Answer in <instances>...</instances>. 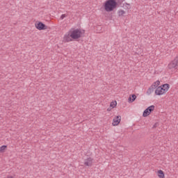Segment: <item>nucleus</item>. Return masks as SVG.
Masks as SVG:
<instances>
[{
  "label": "nucleus",
  "instance_id": "obj_1",
  "mask_svg": "<svg viewBox=\"0 0 178 178\" xmlns=\"http://www.w3.org/2000/svg\"><path fill=\"white\" fill-rule=\"evenodd\" d=\"M116 8H118V2H116V0H107L104 3L106 12H113Z\"/></svg>",
  "mask_w": 178,
  "mask_h": 178
},
{
  "label": "nucleus",
  "instance_id": "obj_2",
  "mask_svg": "<svg viewBox=\"0 0 178 178\" xmlns=\"http://www.w3.org/2000/svg\"><path fill=\"white\" fill-rule=\"evenodd\" d=\"M83 34H84V32L81 31V30L75 29L71 33V38H72L73 40H78V38H81Z\"/></svg>",
  "mask_w": 178,
  "mask_h": 178
},
{
  "label": "nucleus",
  "instance_id": "obj_3",
  "mask_svg": "<svg viewBox=\"0 0 178 178\" xmlns=\"http://www.w3.org/2000/svg\"><path fill=\"white\" fill-rule=\"evenodd\" d=\"M161 84V81H156V82H154L148 89L147 91V95H151V94H152V92H154V90H155V88H156V87H158V86H159Z\"/></svg>",
  "mask_w": 178,
  "mask_h": 178
},
{
  "label": "nucleus",
  "instance_id": "obj_4",
  "mask_svg": "<svg viewBox=\"0 0 178 178\" xmlns=\"http://www.w3.org/2000/svg\"><path fill=\"white\" fill-rule=\"evenodd\" d=\"M35 27H36V29L38 30H47L48 29V26L47 25H45L44 23L39 22L38 23L35 24Z\"/></svg>",
  "mask_w": 178,
  "mask_h": 178
},
{
  "label": "nucleus",
  "instance_id": "obj_5",
  "mask_svg": "<svg viewBox=\"0 0 178 178\" xmlns=\"http://www.w3.org/2000/svg\"><path fill=\"white\" fill-rule=\"evenodd\" d=\"M122 120V117L120 115L116 116L113 120V126H118L120 121Z\"/></svg>",
  "mask_w": 178,
  "mask_h": 178
},
{
  "label": "nucleus",
  "instance_id": "obj_6",
  "mask_svg": "<svg viewBox=\"0 0 178 178\" xmlns=\"http://www.w3.org/2000/svg\"><path fill=\"white\" fill-rule=\"evenodd\" d=\"M156 95H163V94H165L163 91V88H162V86H159L156 88L155 90Z\"/></svg>",
  "mask_w": 178,
  "mask_h": 178
},
{
  "label": "nucleus",
  "instance_id": "obj_7",
  "mask_svg": "<svg viewBox=\"0 0 178 178\" xmlns=\"http://www.w3.org/2000/svg\"><path fill=\"white\" fill-rule=\"evenodd\" d=\"M161 88H163V91L166 94L168 91H169V88H170V85L168 83H165L162 86H161Z\"/></svg>",
  "mask_w": 178,
  "mask_h": 178
},
{
  "label": "nucleus",
  "instance_id": "obj_8",
  "mask_svg": "<svg viewBox=\"0 0 178 178\" xmlns=\"http://www.w3.org/2000/svg\"><path fill=\"white\" fill-rule=\"evenodd\" d=\"M84 165L85 166H92V158H88L85 160L84 162Z\"/></svg>",
  "mask_w": 178,
  "mask_h": 178
},
{
  "label": "nucleus",
  "instance_id": "obj_9",
  "mask_svg": "<svg viewBox=\"0 0 178 178\" xmlns=\"http://www.w3.org/2000/svg\"><path fill=\"white\" fill-rule=\"evenodd\" d=\"M64 40L66 42H70L72 41V33H66L64 36Z\"/></svg>",
  "mask_w": 178,
  "mask_h": 178
},
{
  "label": "nucleus",
  "instance_id": "obj_10",
  "mask_svg": "<svg viewBox=\"0 0 178 178\" xmlns=\"http://www.w3.org/2000/svg\"><path fill=\"white\" fill-rule=\"evenodd\" d=\"M177 65V64L175 62V60H172L169 65H168V67L169 69H175V67H176Z\"/></svg>",
  "mask_w": 178,
  "mask_h": 178
},
{
  "label": "nucleus",
  "instance_id": "obj_11",
  "mask_svg": "<svg viewBox=\"0 0 178 178\" xmlns=\"http://www.w3.org/2000/svg\"><path fill=\"white\" fill-rule=\"evenodd\" d=\"M136 98H137V96H136V95H132L129 97L128 101H129V102H134Z\"/></svg>",
  "mask_w": 178,
  "mask_h": 178
},
{
  "label": "nucleus",
  "instance_id": "obj_12",
  "mask_svg": "<svg viewBox=\"0 0 178 178\" xmlns=\"http://www.w3.org/2000/svg\"><path fill=\"white\" fill-rule=\"evenodd\" d=\"M158 176L160 178H165V174L163 173V171H162V170H159L158 171Z\"/></svg>",
  "mask_w": 178,
  "mask_h": 178
},
{
  "label": "nucleus",
  "instance_id": "obj_13",
  "mask_svg": "<svg viewBox=\"0 0 178 178\" xmlns=\"http://www.w3.org/2000/svg\"><path fill=\"white\" fill-rule=\"evenodd\" d=\"M149 115H151V113L146 108L143 113V118H147V116H149Z\"/></svg>",
  "mask_w": 178,
  "mask_h": 178
},
{
  "label": "nucleus",
  "instance_id": "obj_14",
  "mask_svg": "<svg viewBox=\"0 0 178 178\" xmlns=\"http://www.w3.org/2000/svg\"><path fill=\"white\" fill-rule=\"evenodd\" d=\"M146 109L148 111V112H149V113H151V112H152L155 109V106L152 105L147 107Z\"/></svg>",
  "mask_w": 178,
  "mask_h": 178
},
{
  "label": "nucleus",
  "instance_id": "obj_15",
  "mask_svg": "<svg viewBox=\"0 0 178 178\" xmlns=\"http://www.w3.org/2000/svg\"><path fill=\"white\" fill-rule=\"evenodd\" d=\"M118 16H123V15H124V13H126V12H124V10H121L118 11Z\"/></svg>",
  "mask_w": 178,
  "mask_h": 178
},
{
  "label": "nucleus",
  "instance_id": "obj_16",
  "mask_svg": "<svg viewBox=\"0 0 178 178\" xmlns=\"http://www.w3.org/2000/svg\"><path fill=\"white\" fill-rule=\"evenodd\" d=\"M116 105H118V103L116 102V101H115V102H112L111 103L110 106H111V108H115V106Z\"/></svg>",
  "mask_w": 178,
  "mask_h": 178
},
{
  "label": "nucleus",
  "instance_id": "obj_17",
  "mask_svg": "<svg viewBox=\"0 0 178 178\" xmlns=\"http://www.w3.org/2000/svg\"><path fill=\"white\" fill-rule=\"evenodd\" d=\"M7 146L6 145H3L0 147V152H3L5 149H6Z\"/></svg>",
  "mask_w": 178,
  "mask_h": 178
},
{
  "label": "nucleus",
  "instance_id": "obj_18",
  "mask_svg": "<svg viewBox=\"0 0 178 178\" xmlns=\"http://www.w3.org/2000/svg\"><path fill=\"white\" fill-rule=\"evenodd\" d=\"M67 17V15H66V14H63L61 16H60V19L61 20H63V18L64 17Z\"/></svg>",
  "mask_w": 178,
  "mask_h": 178
},
{
  "label": "nucleus",
  "instance_id": "obj_19",
  "mask_svg": "<svg viewBox=\"0 0 178 178\" xmlns=\"http://www.w3.org/2000/svg\"><path fill=\"white\" fill-rule=\"evenodd\" d=\"M174 62L178 65V56L175 58Z\"/></svg>",
  "mask_w": 178,
  "mask_h": 178
},
{
  "label": "nucleus",
  "instance_id": "obj_20",
  "mask_svg": "<svg viewBox=\"0 0 178 178\" xmlns=\"http://www.w3.org/2000/svg\"><path fill=\"white\" fill-rule=\"evenodd\" d=\"M157 126H158V124H154V125H153V129H155L156 127H157Z\"/></svg>",
  "mask_w": 178,
  "mask_h": 178
},
{
  "label": "nucleus",
  "instance_id": "obj_21",
  "mask_svg": "<svg viewBox=\"0 0 178 178\" xmlns=\"http://www.w3.org/2000/svg\"><path fill=\"white\" fill-rule=\"evenodd\" d=\"M7 178H13V177H12V176H8V177H7Z\"/></svg>",
  "mask_w": 178,
  "mask_h": 178
}]
</instances>
